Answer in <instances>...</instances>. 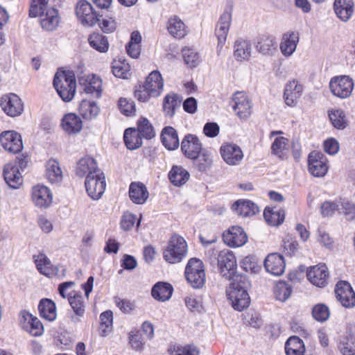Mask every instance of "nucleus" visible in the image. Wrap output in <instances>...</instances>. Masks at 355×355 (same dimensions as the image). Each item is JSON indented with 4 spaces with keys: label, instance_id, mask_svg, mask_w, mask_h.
<instances>
[{
    "label": "nucleus",
    "instance_id": "nucleus-8",
    "mask_svg": "<svg viewBox=\"0 0 355 355\" xmlns=\"http://www.w3.org/2000/svg\"><path fill=\"white\" fill-rule=\"evenodd\" d=\"M329 88L331 93L340 98L349 97L354 89V81L348 76H336L331 79Z\"/></svg>",
    "mask_w": 355,
    "mask_h": 355
},
{
    "label": "nucleus",
    "instance_id": "nucleus-21",
    "mask_svg": "<svg viewBox=\"0 0 355 355\" xmlns=\"http://www.w3.org/2000/svg\"><path fill=\"white\" fill-rule=\"evenodd\" d=\"M306 275L308 279L313 285L318 287H324L327 284L329 272L326 265L319 264L311 267L309 270H308Z\"/></svg>",
    "mask_w": 355,
    "mask_h": 355
},
{
    "label": "nucleus",
    "instance_id": "nucleus-17",
    "mask_svg": "<svg viewBox=\"0 0 355 355\" xmlns=\"http://www.w3.org/2000/svg\"><path fill=\"white\" fill-rule=\"evenodd\" d=\"M223 239L227 245L232 248L243 246L248 241V236L239 226H232L223 234Z\"/></svg>",
    "mask_w": 355,
    "mask_h": 355
},
{
    "label": "nucleus",
    "instance_id": "nucleus-48",
    "mask_svg": "<svg viewBox=\"0 0 355 355\" xmlns=\"http://www.w3.org/2000/svg\"><path fill=\"white\" fill-rule=\"evenodd\" d=\"M329 117L336 128L343 130L346 128L347 121L343 110L340 109L331 110L329 111Z\"/></svg>",
    "mask_w": 355,
    "mask_h": 355
},
{
    "label": "nucleus",
    "instance_id": "nucleus-5",
    "mask_svg": "<svg viewBox=\"0 0 355 355\" xmlns=\"http://www.w3.org/2000/svg\"><path fill=\"white\" fill-rule=\"evenodd\" d=\"M185 277L194 288H201L205 284L206 275L202 261L196 258H191L185 268Z\"/></svg>",
    "mask_w": 355,
    "mask_h": 355
},
{
    "label": "nucleus",
    "instance_id": "nucleus-14",
    "mask_svg": "<svg viewBox=\"0 0 355 355\" xmlns=\"http://www.w3.org/2000/svg\"><path fill=\"white\" fill-rule=\"evenodd\" d=\"M31 199L36 207L45 209L51 205L53 193L46 186L39 184L33 187Z\"/></svg>",
    "mask_w": 355,
    "mask_h": 355
},
{
    "label": "nucleus",
    "instance_id": "nucleus-25",
    "mask_svg": "<svg viewBox=\"0 0 355 355\" xmlns=\"http://www.w3.org/2000/svg\"><path fill=\"white\" fill-rule=\"evenodd\" d=\"M35 263L36 267L41 274L47 277L53 276H62V274L60 273L59 268L53 266L49 259L42 253L37 255H34Z\"/></svg>",
    "mask_w": 355,
    "mask_h": 355
},
{
    "label": "nucleus",
    "instance_id": "nucleus-9",
    "mask_svg": "<svg viewBox=\"0 0 355 355\" xmlns=\"http://www.w3.org/2000/svg\"><path fill=\"white\" fill-rule=\"evenodd\" d=\"M85 186L88 195L93 200H98L104 193L105 189V176L102 171L100 173L89 175L86 178Z\"/></svg>",
    "mask_w": 355,
    "mask_h": 355
},
{
    "label": "nucleus",
    "instance_id": "nucleus-38",
    "mask_svg": "<svg viewBox=\"0 0 355 355\" xmlns=\"http://www.w3.org/2000/svg\"><path fill=\"white\" fill-rule=\"evenodd\" d=\"M167 29L173 37L178 39H181L187 34L184 24L177 16H173L168 19Z\"/></svg>",
    "mask_w": 355,
    "mask_h": 355
},
{
    "label": "nucleus",
    "instance_id": "nucleus-56",
    "mask_svg": "<svg viewBox=\"0 0 355 355\" xmlns=\"http://www.w3.org/2000/svg\"><path fill=\"white\" fill-rule=\"evenodd\" d=\"M291 287L285 282H279L275 285L274 293L277 300L285 302L291 294Z\"/></svg>",
    "mask_w": 355,
    "mask_h": 355
},
{
    "label": "nucleus",
    "instance_id": "nucleus-7",
    "mask_svg": "<svg viewBox=\"0 0 355 355\" xmlns=\"http://www.w3.org/2000/svg\"><path fill=\"white\" fill-rule=\"evenodd\" d=\"M0 105L2 110L10 117H17L22 114L24 104L21 98L13 93L1 96Z\"/></svg>",
    "mask_w": 355,
    "mask_h": 355
},
{
    "label": "nucleus",
    "instance_id": "nucleus-15",
    "mask_svg": "<svg viewBox=\"0 0 355 355\" xmlns=\"http://www.w3.org/2000/svg\"><path fill=\"white\" fill-rule=\"evenodd\" d=\"M233 109L241 119H247L252 114V103L249 96L244 92H236L234 95Z\"/></svg>",
    "mask_w": 355,
    "mask_h": 355
},
{
    "label": "nucleus",
    "instance_id": "nucleus-43",
    "mask_svg": "<svg viewBox=\"0 0 355 355\" xmlns=\"http://www.w3.org/2000/svg\"><path fill=\"white\" fill-rule=\"evenodd\" d=\"M264 218L268 224L272 226L281 225L285 218L284 211L275 207H266L263 212Z\"/></svg>",
    "mask_w": 355,
    "mask_h": 355
},
{
    "label": "nucleus",
    "instance_id": "nucleus-61",
    "mask_svg": "<svg viewBox=\"0 0 355 355\" xmlns=\"http://www.w3.org/2000/svg\"><path fill=\"white\" fill-rule=\"evenodd\" d=\"M340 206H341L343 214L348 220H352L355 218V205L352 202L345 200H339Z\"/></svg>",
    "mask_w": 355,
    "mask_h": 355
},
{
    "label": "nucleus",
    "instance_id": "nucleus-53",
    "mask_svg": "<svg viewBox=\"0 0 355 355\" xmlns=\"http://www.w3.org/2000/svg\"><path fill=\"white\" fill-rule=\"evenodd\" d=\"M142 138L150 139L155 136L154 128L145 118H141L137 123V129H136Z\"/></svg>",
    "mask_w": 355,
    "mask_h": 355
},
{
    "label": "nucleus",
    "instance_id": "nucleus-3",
    "mask_svg": "<svg viewBox=\"0 0 355 355\" xmlns=\"http://www.w3.org/2000/svg\"><path fill=\"white\" fill-rule=\"evenodd\" d=\"M53 86L64 101H71L75 96L76 89V81L73 73L58 71L53 79Z\"/></svg>",
    "mask_w": 355,
    "mask_h": 355
},
{
    "label": "nucleus",
    "instance_id": "nucleus-23",
    "mask_svg": "<svg viewBox=\"0 0 355 355\" xmlns=\"http://www.w3.org/2000/svg\"><path fill=\"white\" fill-rule=\"evenodd\" d=\"M266 271L275 276L282 275L285 270L284 257L277 253L268 254L264 260Z\"/></svg>",
    "mask_w": 355,
    "mask_h": 355
},
{
    "label": "nucleus",
    "instance_id": "nucleus-18",
    "mask_svg": "<svg viewBox=\"0 0 355 355\" xmlns=\"http://www.w3.org/2000/svg\"><path fill=\"white\" fill-rule=\"evenodd\" d=\"M220 150L223 160L230 166L239 165L243 159V153L236 144H226L220 147Z\"/></svg>",
    "mask_w": 355,
    "mask_h": 355
},
{
    "label": "nucleus",
    "instance_id": "nucleus-1",
    "mask_svg": "<svg viewBox=\"0 0 355 355\" xmlns=\"http://www.w3.org/2000/svg\"><path fill=\"white\" fill-rule=\"evenodd\" d=\"M249 286L250 283L245 276L237 275L232 277L230 286L226 290V294L235 310L241 311L249 306Z\"/></svg>",
    "mask_w": 355,
    "mask_h": 355
},
{
    "label": "nucleus",
    "instance_id": "nucleus-54",
    "mask_svg": "<svg viewBox=\"0 0 355 355\" xmlns=\"http://www.w3.org/2000/svg\"><path fill=\"white\" fill-rule=\"evenodd\" d=\"M182 53L184 63L189 67H196L200 63V56L193 49L184 47Z\"/></svg>",
    "mask_w": 355,
    "mask_h": 355
},
{
    "label": "nucleus",
    "instance_id": "nucleus-32",
    "mask_svg": "<svg viewBox=\"0 0 355 355\" xmlns=\"http://www.w3.org/2000/svg\"><path fill=\"white\" fill-rule=\"evenodd\" d=\"M129 196L134 203L142 205L148 198V191L144 184L132 182L130 185Z\"/></svg>",
    "mask_w": 355,
    "mask_h": 355
},
{
    "label": "nucleus",
    "instance_id": "nucleus-59",
    "mask_svg": "<svg viewBox=\"0 0 355 355\" xmlns=\"http://www.w3.org/2000/svg\"><path fill=\"white\" fill-rule=\"evenodd\" d=\"M312 315L317 321L324 322L329 319L330 311L326 305L318 304L313 308Z\"/></svg>",
    "mask_w": 355,
    "mask_h": 355
},
{
    "label": "nucleus",
    "instance_id": "nucleus-16",
    "mask_svg": "<svg viewBox=\"0 0 355 355\" xmlns=\"http://www.w3.org/2000/svg\"><path fill=\"white\" fill-rule=\"evenodd\" d=\"M79 83L84 92L94 98H100L102 95V80L94 74L82 76L79 78Z\"/></svg>",
    "mask_w": 355,
    "mask_h": 355
},
{
    "label": "nucleus",
    "instance_id": "nucleus-4",
    "mask_svg": "<svg viewBox=\"0 0 355 355\" xmlns=\"http://www.w3.org/2000/svg\"><path fill=\"white\" fill-rule=\"evenodd\" d=\"M187 254V243L185 239L177 234L173 235L163 251L164 259L169 263L180 262Z\"/></svg>",
    "mask_w": 355,
    "mask_h": 355
},
{
    "label": "nucleus",
    "instance_id": "nucleus-31",
    "mask_svg": "<svg viewBox=\"0 0 355 355\" xmlns=\"http://www.w3.org/2000/svg\"><path fill=\"white\" fill-rule=\"evenodd\" d=\"M334 8L338 18L347 21L354 12V2L352 0H335Z\"/></svg>",
    "mask_w": 355,
    "mask_h": 355
},
{
    "label": "nucleus",
    "instance_id": "nucleus-62",
    "mask_svg": "<svg viewBox=\"0 0 355 355\" xmlns=\"http://www.w3.org/2000/svg\"><path fill=\"white\" fill-rule=\"evenodd\" d=\"M340 210L339 200L325 201L320 207V212L324 216H331L336 211Z\"/></svg>",
    "mask_w": 355,
    "mask_h": 355
},
{
    "label": "nucleus",
    "instance_id": "nucleus-45",
    "mask_svg": "<svg viewBox=\"0 0 355 355\" xmlns=\"http://www.w3.org/2000/svg\"><path fill=\"white\" fill-rule=\"evenodd\" d=\"M123 139L127 148L135 150L142 145V137L135 128H128L125 130Z\"/></svg>",
    "mask_w": 355,
    "mask_h": 355
},
{
    "label": "nucleus",
    "instance_id": "nucleus-34",
    "mask_svg": "<svg viewBox=\"0 0 355 355\" xmlns=\"http://www.w3.org/2000/svg\"><path fill=\"white\" fill-rule=\"evenodd\" d=\"M45 177L51 184L60 182L63 178L62 171L58 161L50 159L46 164Z\"/></svg>",
    "mask_w": 355,
    "mask_h": 355
},
{
    "label": "nucleus",
    "instance_id": "nucleus-39",
    "mask_svg": "<svg viewBox=\"0 0 355 355\" xmlns=\"http://www.w3.org/2000/svg\"><path fill=\"white\" fill-rule=\"evenodd\" d=\"M162 141L163 145L168 150L176 149L179 146V139L176 130L171 127H166L162 132Z\"/></svg>",
    "mask_w": 355,
    "mask_h": 355
},
{
    "label": "nucleus",
    "instance_id": "nucleus-28",
    "mask_svg": "<svg viewBox=\"0 0 355 355\" xmlns=\"http://www.w3.org/2000/svg\"><path fill=\"white\" fill-rule=\"evenodd\" d=\"M61 125L64 131L68 135L79 133L83 128V121L74 113H68L62 119Z\"/></svg>",
    "mask_w": 355,
    "mask_h": 355
},
{
    "label": "nucleus",
    "instance_id": "nucleus-35",
    "mask_svg": "<svg viewBox=\"0 0 355 355\" xmlns=\"http://www.w3.org/2000/svg\"><path fill=\"white\" fill-rule=\"evenodd\" d=\"M232 208L238 215L243 217L251 216L259 212L257 205L250 200H237L232 205Z\"/></svg>",
    "mask_w": 355,
    "mask_h": 355
},
{
    "label": "nucleus",
    "instance_id": "nucleus-46",
    "mask_svg": "<svg viewBox=\"0 0 355 355\" xmlns=\"http://www.w3.org/2000/svg\"><path fill=\"white\" fill-rule=\"evenodd\" d=\"M89 45L95 50L105 53L109 49V43L105 36L98 33H94L88 37Z\"/></svg>",
    "mask_w": 355,
    "mask_h": 355
},
{
    "label": "nucleus",
    "instance_id": "nucleus-47",
    "mask_svg": "<svg viewBox=\"0 0 355 355\" xmlns=\"http://www.w3.org/2000/svg\"><path fill=\"white\" fill-rule=\"evenodd\" d=\"M112 73L117 78L128 79L131 76V67L125 60H114Z\"/></svg>",
    "mask_w": 355,
    "mask_h": 355
},
{
    "label": "nucleus",
    "instance_id": "nucleus-27",
    "mask_svg": "<svg viewBox=\"0 0 355 355\" xmlns=\"http://www.w3.org/2000/svg\"><path fill=\"white\" fill-rule=\"evenodd\" d=\"M40 17V24L42 28L46 31H53L60 22V17L56 9L46 8L37 15Z\"/></svg>",
    "mask_w": 355,
    "mask_h": 355
},
{
    "label": "nucleus",
    "instance_id": "nucleus-40",
    "mask_svg": "<svg viewBox=\"0 0 355 355\" xmlns=\"http://www.w3.org/2000/svg\"><path fill=\"white\" fill-rule=\"evenodd\" d=\"M38 310L40 316L46 320L53 321L56 318L55 304L49 299H42L38 305Z\"/></svg>",
    "mask_w": 355,
    "mask_h": 355
},
{
    "label": "nucleus",
    "instance_id": "nucleus-50",
    "mask_svg": "<svg viewBox=\"0 0 355 355\" xmlns=\"http://www.w3.org/2000/svg\"><path fill=\"white\" fill-rule=\"evenodd\" d=\"M180 101H178V97L175 94H168L164 98L163 102V110L166 115L172 117L175 114V110L179 107Z\"/></svg>",
    "mask_w": 355,
    "mask_h": 355
},
{
    "label": "nucleus",
    "instance_id": "nucleus-20",
    "mask_svg": "<svg viewBox=\"0 0 355 355\" xmlns=\"http://www.w3.org/2000/svg\"><path fill=\"white\" fill-rule=\"evenodd\" d=\"M3 174L5 181L10 188L17 189L22 185V175L15 163L6 164L3 167Z\"/></svg>",
    "mask_w": 355,
    "mask_h": 355
},
{
    "label": "nucleus",
    "instance_id": "nucleus-52",
    "mask_svg": "<svg viewBox=\"0 0 355 355\" xmlns=\"http://www.w3.org/2000/svg\"><path fill=\"white\" fill-rule=\"evenodd\" d=\"M68 300L74 313L78 316H83L85 313V302L82 295L73 291V295H70Z\"/></svg>",
    "mask_w": 355,
    "mask_h": 355
},
{
    "label": "nucleus",
    "instance_id": "nucleus-58",
    "mask_svg": "<svg viewBox=\"0 0 355 355\" xmlns=\"http://www.w3.org/2000/svg\"><path fill=\"white\" fill-rule=\"evenodd\" d=\"M195 159L194 165L200 171H205L212 164V156L207 151H202Z\"/></svg>",
    "mask_w": 355,
    "mask_h": 355
},
{
    "label": "nucleus",
    "instance_id": "nucleus-24",
    "mask_svg": "<svg viewBox=\"0 0 355 355\" xmlns=\"http://www.w3.org/2000/svg\"><path fill=\"white\" fill-rule=\"evenodd\" d=\"M299 42V33L295 31L285 33L280 42L279 48L282 55L286 58L291 56L296 50Z\"/></svg>",
    "mask_w": 355,
    "mask_h": 355
},
{
    "label": "nucleus",
    "instance_id": "nucleus-55",
    "mask_svg": "<svg viewBox=\"0 0 355 355\" xmlns=\"http://www.w3.org/2000/svg\"><path fill=\"white\" fill-rule=\"evenodd\" d=\"M288 142V139L284 137L275 138L271 146L272 153L279 158H284L285 151L287 150Z\"/></svg>",
    "mask_w": 355,
    "mask_h": 355
},
{
    "label": "nucleus",
    "instance_id": "nucleus-36",
    "mask_svg": "<svg viewBox=\"0 0 355 355\" xmlns=\"http://www.w3.org/2000/svg\"><path fill=\"white\" fill-rule=\"evenodd\" d=\"M78 111L85 119L92 120L99 114L100 108L96 103L84 99L80 103Z\"/></svg>",
    "mask_w": 355,
    "mask_h": 355
},
{
    "label": "nucleus",
    "instance_id": "nucleus-10",
    "mask_svg": "<svg viewBox=\"0 0 355 355\" xmlns=\"http://www.w3.org/2000/svg\"><path fill=\"white\" fill-rule=\"evenodd\" d=\"M218 265L223 277L232 280V277L236 275L234 273L236 268V258L234 254L229 250H223L220 252L218 257Z\"/></svg>",
    "mask_w": 355,
    "mask_h": 355
},
{
    "label": "nucleus",
    "instance_id": "nucleus-41",
    "mask_svg": "<svg viewBox=\"0 0 355 355\" xmlns=\"http://www.w3.org/2000/svg\"><path fill=\"white\" fill-rule=\"evenodd\" d=\"M189 177V172L180 166H173L168 173V178L175 186L184 184L188 181Z\"/></svg>",
    "mask_w": 355,
    "mask_h": 355
},
{
    "label": "nucleus",
    "instance_id": "nucleus-13",
    "mask_svg": "<svg viewBox=\"0 0 355 355\" xmlns=\"http://www.w3.org/2000/svg\"><path fill=\"white\" fill-rule=\"evenodd\" d=\"M232 16L228 12H225L220 17L219 21L216 27L215 34L218 40L217 55H220L222 53L223 46L226 42L227 36L229 33L231 24Z\"/></svg>",
    "mask_w": 355,
    "mask_h": 355
},
{
    "label": "nucleus",
    "instance_id": "nucleus-42",
    "mask_svg": "<svg viewBox=\"0 0 355 355\" xmlns=\"http://www.w3.org/2000/svg\"><path fill=\"white\" fill-rule=\"evenodd\" d=\"M256 49L259 53L268 56L273 55L277 51L275 40L270 37H261L256 45Z\"/></svg>",
    "mask_w": 355,
    "mask_h": 355
},
{
    "label": "nucleus",
    "instance_id": "nucleus-49",
    "mask_svg": "<svg viewBox=\"0 0 355 355\" xmlns=\"http://www.w3.org/2000/svg\"><path fill=\"white\" fill-rule=\"evenodd\" d=\"M338 348L343 355L355 354V336L349 334L341 338Z\"/></svg>",
    "mask_w": 355,
    "mask_h": 355
},
{
    "label": "nucleus",
    "instance_id": "nucleus-37",
    "mask_svg": "<svg viewBox=\"0 0 355 355\" xmlns=\"http://www.w3.org/2000/svg\"><path fill=\"white\" fill-rule=\"evenodd\" d=\"M25 320L23 328L32 336H40L44 333V327L40 320L31 314L26 313L23 315Z\"/></svg>",
    "mask_w": 355,
    "mask_h": 355
},
{
    "label": "nucleus",
    "instance_id": "nucleus-19",
    "mask_svg": "<svg viewBox=\"0 0 355 355\" xmlns=\"http://www.w3.org/2000/svg\"><path fill=\"white\" fill-rule=\"evenodd\" d=\"M335 293L343 306L350 308L355 306V293L348 282H338L336 286Z\"/></svg>",
    "mask_w": 355,
    "mask_h": 355
},
{
    "label": "nucleus",
    "instance_id": "nucleus-26",
    "mask_svg": "<svg viewBox=\"0 0 355 355\" xmlns=\"http://www.w3.org/2000/svg\"><path fill=\"white\" fill-rule=\"evenodd\" d=\"M101 169L98 168L96 161L90 157H86L80 159L76 167V173L78 176L89 177V175H94L96 173L101 174Z\"/></svg>",
    "mask_w": 355,
    "mask_h": 355
},
{
    "label": "nucleus",
    "instance_id": "nucleus-30",
    "mask_svg": "<svg viewBox=\"0 0 355 355\" xmlns=\"http://www.w3.org/2000/svg\"><path fill=\"white\" fill-rule=\"evenodd\" d=\"M173 288L169 283L159 282L152 288L151 295L153 297L159 302L168 301L172 296Z\"/></svg>",
    "mask_w": 355,
    "mask_h": 355
},
{
    "label": "nucleus",
    "instance_id": "nucleus-33",
    "mask_svg": "<svg viewBox=\"0 0 355 355\" xmlns=\"http://www.w3.org/2000/svg\"><path fill=\"white\" fill-rule=\"evenodd\" d=\"M252 45L245 40H237L234 45V57L238 61L248 60L251 56Z\"/></svg>",
    "mask_w": 355,
    "mask_h": 355
},
{
    "label": "nucleus",
    "instance_id": "nucleus-6",
    "mask_svg": "<svg viewBox=\"0 0 355 355\" xmlns=\"http://www.w3.org/2000/svg\"><path fill=\"white\" fill-rule=\"evenodd\" d=\"M76 15L78 21L84 26L92 27L94 26L100 17L94 9L92 4L86 0H80L76 6Z\"/></svg>",
    "mask_w": 355,
    "mask_h": 355
},
{
    "label": "nucleus",
    "instance_id": "nucleus-60",
    "mask_svg": "<svg viewBox=\"0 0 355 355\" xmlns=\"http://www.w3.org/2000/svg\"><path fill=\"white\" fill-rule=\"evenodd\" d=\"M169 352L171 355H199V350L193 345L175 346Z\"/></svg>",
    "mask_w": 355,
    "mask_h": 355
},
{
    "label": "nucleus",
    "instance_id": "nucleus-2",
    "mask_svg": "<svg viewBox=\"0 0 355 355\" xmlns=\"http://www.w3.org/2000/svg\"><path fill=\"white\" fill-rule=\"evenodd\" d=\"M164 80L158 71H152L143 85L135 87V97L141 102L159 96L163 91Z\"/></svg>",
    "mask_w": 355,
    "mask_h": 355
},
{
    "label": "nucleus",
    "instance_id": "nucleus-51",
    "mask_svg": "<svg viewBox=\"0 0 355 355\" xmlns=\"http://www.w3.org/2000/svg\"><path fill=\"white\" fill-rule=\"evenodd\" d=\"M100 318V335L106 336L112 329L113 313L111 311H104L101 314Z\"/></svg>",
    "mask_w": 355,
    "mask_h": 355
},
{
    "label": "nucleus",
    "instance_id": "nucleus-29",
    "mask_svg": "<svg viewBox=\"0 0 355 355\" xmlns=\"http://www.w3.org/2000/svg\"><path fill=\"white\" fill-rule=\"evenodd\" d=\"M303 87L297 81H290L284 89V101L287 105L293 107L297 103V99L301 96Z\"/></svg>",
    "mask_w": 355,
    "mask_h": 355
},
{
    "label": "nucleus",
    "instance_id": "nucleus-12",
    "mask_svg": "<svg viewBox=\"0 0 355 355\" xmlns=\"http://www.w3.org/2000/svg\"><path fill=\"white\" fill-rule=\"evenodd\" d=\"M309 171L315 177H324L328 171L327 159L322 153L313 151L308 157Z\"/></svg>",
    "mask_w": 355,
    "mask_h": 355
},
{
    "label": "nucleus",
    "instance_id": "nucleus-11",
    "mask_svg": "<svg viewBox=\"0 0 355 355\" xmlns=\"http://www.w3.org/2000/svg\"><path fill=\"white\" fill-rule=\"evenodd\" d=\"M0 142L8 152L16 154L23 149L21 136L15 130H7L1 133Z\"/></svg>",
    "mask_w": 355,
    "mask_h": 355
},
{
    "label": "nucleus",
    "instance_id": "nucleus-22",
    "mask_svg": "<svg viewBox=\"0 0 355 355\" xmlns=\"http://www.w3.org/2000/svg\"><path fill=\"white\" fill-rule=\"evenodd\" d=\"M181 149L187 158L196 159L202 152V144L196 137L189 135L183 139Z\"/></svg>",
    "mask_w": 355,
    "mask_h": 355
},
{
    "label": "nucleus",
    "instance_id": "nucleus-57",
    "mask_svg": "<svg viewBox=\"0 0 355 355\" xmlns=\"http://www.w3.org/2000/svg\"><path fill=\"white\" fill-rule=\"evenodd\" d=\"M118 107L121 113L126 116H133L136 112L135 102L126 98L121 97L119 99Z\"/></svg>",
    "mask_w": 355,
    "mask_h": 355
},
{
    "label": "nucleus",
    "instance_id": "nucleus-64",
    "mask_svg": "<svg viewBox=\"0 0 355 355\" xmlns=\"http://www.w3.org/2000/svg\"><path fill=\"white\" fill-rule=\"evenodd\" d=\"M49 3V0H31L29 15L32 17H37V15L44 10Z\"/></svg>",
    "mask_w": 355,
    "mask_h": 355
},
{
    "label": "nucleus",
    "instance_id": "nucleus-44",
    "mask_svg": "<svg viewBox=\"0 0 355 355\" xmlns=\"http://www.w3.org/2000/svg\"><path fill=\"white\" fill-rule=\"evenodd\" d=\"M285 352L286 355H304V342L297 336L290 337L285 344Z\"/></svg>",
    "mask_w": 355,
    "mask_h": 355
},
{
    "label": "nucleus",
    "instance_id": "nucleus-63",
    "mask_svg": "<svg viewBox=\"0 0 355 355\" xmlns=\"http://www.w3.org/2000/svg\"><path fill=\"white\" fill-rule=\"evenodd\" d=\"M318 241L327 248H332L334 245V239L324 228L319 227L317 231Z\"/></svg>",
    "mask_w": 355,
    "mask_h": 355
}]
</instances>
